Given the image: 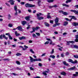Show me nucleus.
Instances as JSON below:
<instances>
[{
	"label": "nucleus",
	"mask_w": 78,
	"mask_h": 78,
	"mask_svg": "<svg viewBox=\"0 0 78 78\" xmlns=\"http://www.w3.org/2000/svg\"><path fill=\"white\" fill-rule=\"evenodd\" d=\"M41 15H43V14H42V13H39V14H37V19L39 20H41V19H44V18L43 17L39 16H41Z\"/></svg>",
	"instance_id": "f257e3e1"
},
{
	"label": "nucleus",
	"mask_w": 78,
	"mask_h": 78,
	"mask_svg": "<svg viewBox=\"0 0 78 78\" xmlns=\"http://www.w3.org/2000/svg\"><path fill=\"white\" fill-rule=\"evenodd\" d=\"M25 6L26 7H27L28 8H32L33 7H34L35 6V5H33L27 3L26 4Z\"/></svg>",
	"instance_id": "f03ea898"
},
{
	"label": "nucleus",
	"mask_w": 78,
	"mask_h": 78,
	"mask_svg": "<svg viewBox=\"0 0 78 78\" xmlns=\"http://www.w3.org/2000/svg\"><path fill=\"white\" fill-rule=\"evenodd\" d=\"M3 37L6 40H7L8 37H6V35L4 34H1L0 35V39H3Z\"/></svg>",
	"instance_id": "7ed1b4c3"
},
{
	"label": "nucleus",
	"mask_w": 78,
	"mask_h": 78,
	"mask_svg": "<svg viewBox=\"0 0 78 78\" xmlns=\"http://www.w3.org/2000/svg\"><path fill=\"white\" fill-rule=\"evenodd\" d=\"M69 62H71L72 64H76L78 63L77 60H75V61H73L72 59H69L68 60Z\"/></svg>",
	"instance_id": "20e7f679"
},
{
	"label": "nucleus",
	"mask_w": 78,
	"mask_h": 78,
	"mask_svg": "<svg viewBox=\"0 0 78 78\" xmlns=\"http://www.w3.org/2000/svg\"><path fill=\"white\" fill-rule=\"evenodd\" d=\"M59 22V18L58 17H57L55 18V23L57 24V25H60V23H58Z\"/></svg>",
	"instance_id": "39448f33"
},
{
	"label": "nucleus",
	"mask_w": 78,
	"mask_h": 78,
	"mask_svg": "<svg viewBox=\"0 0 78 78\" xmlns=\"http://www.w3.org/2000/svg\"><path fill=\"white\" fill-rule=\"evenodd\" d=\"M70 11L71 12H74L76 14H78V11H77L75 10H70Z\"/></svg>",
	"instance_id": "423d86ee"
},
{
	"label": "nucleus",
	"mask_w": 78,
	"mask_h": 78,
	"mask_svg": "<svg viewBox=\"0 0 78 78\" xmlns=\"http://www.w3.org/2000/svg\"><path fill=\"white\" fill-rule=\"evenodd\" d=\"M76 68L75 66H74L73 67H71L70 68H69L67 69L68 70H75Z\"/></svg>",
	"instance_id": "0eeeda50"
},
{
	"label": "nucleus",
	"mask_w": 78,
	"mask_h": 78,
	"mask_svg": "<svg viewBox=\"0 0 78 78\" xmlns=\"http://www.w3.org/2000/svg\"><path fill=\"white\" fill-rule=\"evenodd\" d=\"M67 44H66V45H70V43H75V41H67Z\"/></svg>",
	"instance_id": "6e6552de"
},
{
	"label": "nucleus",
	"mask_w": 78,
	"mask_h": 78,
	"mask_svg": "<svg viewBox=\"0 0 78 78\" xmlns=\"http://www.w3.org/2000/svg\"><path fill=\"white\" fill-rule=\"evenodd\" d=\"M29 57L30 58V61L31 62H33L35 61V59H33V58L31 56H30Z\"/></svg>",
	"instance_id": "1a4fd4ad"
},
{
	"label": "nucleus",
	"mask_w": 78,
	"mask_h": 78,
	"mask_svg": "<svg viewBox=\"0 0 78 78\" xmlns=\"http://www.w3.org/2000/svg\"><path fill=\"white\" fill-rule=\"evenodd\" d=\"M76 39L75 40V41L76 42H78V34L76 35L75 36Z\"/></svg>",
	"instance_id": "9d476101"
},
{
	"label": "nucleus",
	"mask_w": 78,
	"mask_h": 78,
	"mask_svg": "<svg viewBox=\"0 0 78 78\" xmlns=\"http://www.w3.org/2000/svg\"><path fill=\"white\" fill-rule=\"evenodd\" d=\"M14 2L15 1L13 0H10L8 2H9L12 5H13L14 4Z\"/></svg>",
	"instance_id": "9b49d317"
},
{
	"label": "nucleus",
	"mask_w": 78,
	"mask_h": 78,
	"mask_svg": "<svg viewBox=\"0 0 78 78\" xmlns=\"http://www.w3.org/2000/svg\"><path fill=\"white\" fill-rule=\"evenodd\" d=\"M26 38V37L24 36L19 37V39L20 40H23V39H25Z\"/></svg>",
	"instance_id": "f8f14e48"
},
{
	"label": "nucleus",
	"mask_w": 78,
	"mask_h": 78,
	"mask_svg": "<svg viewBox=\"0 0 78 78\" xmlns=\"http://www.w3.org/2000/svg\"><path fill=\"white\" fill-rule=\"evenodd\" d=\"M44 24L46 27H48L50 26V24L46 22L44 23Z\"/></svg>",
	"instance_id": "ddd939ff"
},
{
	"label": "nucleus",
	"mask_w": 78,
	"mask_h": 78,
	"mask_svg": "<svg viewBox=\"0 0 78 78\" xmlns=\"http://www.w3.org/2000/svg\"><path fill=\"white\" fill-rule=\"evenodd\" d=\"M76 74H73V76H75V77H76V76H78V72H76L75 73Z\"/></svg>",
	"instance_id": "4468645a"
},
{
	"label": "nucleus",
	"mask_w": 78,
	"mask_h": 78,
	"mask_svg": "<svg viewBox=\"0 0 78 78\" xmlns=\"http://www.w3.org/2000/svg\"><path fill=\"white\" fill-rule=\"evenodd\" d=\"M23 25H25L26 23H27V22L25 21H23L21 22Z\"/></svg>",
	"instance_id": "2eb2a0df"
},
{
	"label": "nucleus",
	"mask_w": 78,
	"mask_h": 78,
	"mask_svg": "<svg viewBox=\"0 0 78 78\" xmlns=\"http://www.w3.org/2000/svg\"><path fill=\"white\" fill-rule=\"evenodd\" d=\"M72 25L73 26H75V27L76 26H78V23H72Z\"/></svg>",
	"instance_id": "dca6fc26"
},
{
	"label": "nucleus",
	"mask_w": 78,
	"mask_h": 78,
	"mask_svg": "<svg viewBox=\"0 0 78 78\" xmlns=\"http://www.w3.org/2000/svg\"><path fill=\"white\" fill-rule=\"evenodd\" d=\"M63 64L65 65L66 66H69V64L66 63V61H63Z\"/></svg>",
	"instance_id": "f3484780"
},
{
	"label": "nucleus",
	"mask_w": 78,
	"mask_h": 78,
	"mask_svg": "<svg viewBox=\"0 0 78 78\" xmlns=\"http://www.w3.org/2000/svg\"><path fill=\"white\" fill-rule=\"evenodd\" d=\"M61 74L65 76L66 75V73L64 71H63L61 73Z\"/></svg>",
	"instance_id": "a211bd4d"
},
{
	"label": "nucleus",
	"mask_w": 78,
	"mask_h": 78,
	"mask_svg": "<svg viewBox=\"0 0 78 78\" xmlns=\"http://www.w3.org/2000/svg\"><path fill=\"white\" fill-rule=\"evenodd\" d=\"M33 28H34V30L35 31V30H37L38 29H39V28H40V27H33Z\"/></svg>",
	"instance_id": "6ab92c4d"
},
{
	"label": "nucleus",
	"mask_w": 78,
	"mask_h": 78,
	"mask_svg": "<svg viewBox=\"0 0 78 78\" xmlns=\"http://www.w3.org/2000/svg\"><path fill=\"white\" fill-rule=\"evenodd\" d=\"M68 23H68V21H64V26H66V25H68Z\"/></svg>",
	"instance_id": "aec40b11"
},
{
	"label": "nucleus",
	"mask_w": 78,
	"mask_h": 78,
	"mask_svg": "<svg viewBox=\"0 0 78 78\" xmlns=\"http://www.w3.org/2000/svg\"><path fill=\"white\" fill-rule=\"evenodd\" d=\"M17 28H18V30L21 31V30H22V27L21 26H19L16 28V29H17Z\"/></svg>",
	"instance_id": "412c9836"
},
{
	"label": "nucleus",
	"mask_w": 78,
	"mask_h": 78,
	"mask_svg": "<svg viewBox=\"0 0 78 78\" xmlns=\"http://www.w3.org/2000/svg\"><path fill=\"white\" fill-rule=\"evenodd\" d=\"M15 34L16 36H19V35H20V34L17 33V31H15Z\"/></svg>",
	"instance_id": "4be33fe9"
},
{
	"label": "nucleus",
	"mask_w": 78,
	"mask_h": 78,
	"mask_svg": "<svg viewBox=\"0 0 78 78\" xmlns=\"http://www.w3.org/2000/svg\"><path fill=\"white\" fill-rule=\"evenodd\" d=\"M62 5L63 6H66V7H69V5H67L66 4H62Z\"/></svg>",
	"instance_id": "5701e85b"
},
{
	"label": "nucleus",
	"mask_w": 78,
	"mask_h": 78,
	"mask_svg": "<svg viewBox=\"0 0 78 78\" xmlns=\"http://www.w3.org/2000/svg\"><path fill=\"white\" fill-rule=\"evenodd\" d=\"M25 19L26 20H27V21H29V20H30V17L29 16H27L25 18Z\"/></svg>",
	"instance_id": "b1692460"
},
{
	"label": "nucleus",
	"mask_w": 78,
	"mask_h": 78,
	"mask_svg": "<svg viewBox=\"0 0 78 78\" xmlns=\"http://www.w3.org/2000/svg\"><path fill=\"white\" fill-rule=\"evenodd\" d=\"M8 19L9 20H10L11 19V15L10 14H9L8 15Z\"/></svg>",
	"instance_id": "393cba45"
},
{
	"label": "nucleus",
	"mask_w": 78,
	"mask_h": 78,
	"mask_svg": "<svg viewBox=\"0 0 78 78\" xmlns=\"http://www.w3.org/2000/svg\"><path fill=\"white\" fill-rule=\"evenodd\" d=\"M35 61H41L42 60L40 58H36L35 59Z\"/></svg>",
	"instance_id": "a878e982"
},
{
	"label": "nucleus",
	"mask_w": 78,
	"mask_h": 78,
	"mask_svg": "<svg viewBox=\"0 0 78 78\" xmlns=\"http://www.w3.org/2000/svg\"><path fill=\"white\" fill-rule=\"evenodd\" d=\"M30 52H31V53H33V54L34 53V51H33V49H30Z\"/></svg>",
	"instance_id": "bb28decb"
},
{
	"label": "nucleus",
	"mask_w": 78,
	"mask_h": 78,
	"mask_svg": "<svg viewBox=\"0 0 78 78\" xmlns=\"http://www.w3.org/2000/svg\"><path fill=\"white\" fill-rule=\"evenodd\" d=\"M50 58H51L53 59H54V58H55V56L54 55H50L49 56Z\"/></svg>",
	"instance_id": "cd10ccee"
},
{
	"label": "nucleus",
	"mask_w": 78,
	"mask_h": 78,
	"mask_svg": "<svg viewBox=\"0 0 78 78\" xmlns=\"http://www.w3.org/2000/svg\"><path fill=\"white\" fill-rule=\"evenodd\" d=\"M8 36L9 38V39H10V40H12V37H11V35H8Z\"/></svg>",
	"instance_id": "c85d7f7f"
},
{
	"label": "nucleus",
	"mask_w": 78,
	"mask_h": 78,
	"mask_svg": "<svg viewBox=\"0 0 78 78\" xmlns=\"http://www.w3.org/2000/svg\"><path fill=\"white\" fill-rule=\"evenodd\" d=\"M22 55V54L20 53H18L16 54V56H21Z\"/></svg>",
	"instance_id": "c756f323"
},
{
	"label": "nucleus",
	"mask_w": 78,
	"mask_h": 78,
	"mask_svg": "<svg viewBox=\"0 0 78 78\" xmlns=\"http://www.w3.org/2000/svg\"><path fill=\"white\" fill-rule=\"evenodd\" d=\"M47 1L48 3H52L54 2V0H47Z\"/></svg>",
	"instance_id": "7c9ffc66"
},
{
	"label": "nucleus",
	"mask_w": 78,
	"mask_h": 78,
	"mask_svg": "<svg viewBox=\"0 0 78 78\" xmlns=\"http://www.w3.org/2000/svg\"><path fill=\"white\" fill-rule=\"evenodd\" d=\"M8 26L9 27H12L13 25L11 23H9V24Z\"/></svg>",
	"instance_id": "2f4dec72"
},
{
	"label": "nucleus",
	"mask_w": 78,
	"mask_h": 78,
	"mask_svg": "<svg viewBox=\"0 0 78 78\" xmlns=\"http://www.w3.org/2000/svg\"><path fill=\"white\" fill-rule=\"evenodd\" d=\"M40 3H41V1H39L38 2L37 5L38 6H41Z\"/></svg>",
	"instance_id": "473e14b6"
},
{
	"label": "nucleus",
	"mask_w": 78,
	"mask_h": 78,
	"mask_svg": "<svg viewBox=\"0 0 78 78\" xmlns=\"http://www.w3.org/2000/svg\"><path fill=\"white\" fill-rule=\"evenodd\" d=\"M65 55L66 56H68L70 55V53L68 52H67L66 53Z\"/></svg>",
	"instance_id": "72a5a7b5"
},
{
	"label": "nucleus",
	"mask_w": 78,
	"mask_h": 78,
	"mask_svg": "<svg viewBox=\"0 0 78 78\" xmlns=\"http://www.w3.org/2000/svg\"><path fill=\"white\" fill-rule=\"evenodd\" d=\"M32 30L33 31H30V33H33V32H35V30H34L33 27L32 28Z\"/></svg>",
	"instance_id": "f704fd0d"
},
{
	"label": "nucleus",
	"mask_w": 78,
	"mask_h": 78,
	"mask_svg": "<svg viewBox=\"0 0 78 78\" xmlns=\"http://www.w3.org/2000/svg\"><path fill=\"white\" fill-rule=\"evenodd\" d=\"M63 14H64V15H65V16H66V15H67V14H68V13L66 12H63Z\"/></svg>",
	"instance_id": "c9c22d12"
},
{
	"label": "nucleus",
	"mask_w": 78,
	"mask_h": 78,
	"mask_svg": "<svg viewBox=\"0 0 78 78\" xmlns=\"http://www.w3.org/2000/svg\"><path fill=\"white\" fill-rule=\"evenodd\" d=\"M72 2L71 0H67L66 2V3H70V2Z\"/></svg>",
	"instance_id": "e433bc0d"
},
{
	"label": "nucleus",
	"mask_w": 78,
	"mask_h": 78,
	"mask_svg": "<svg viewBox=\"0 0 78 78\" xmlns=\"http://www.w3.org/2000/svg\"><path fill=\"white\" fill-rule=\"evenodd\" d=\"M16 63L18 65H20V62L17 61L16 62Z\"/></svg>",
	"instance_id": "4c0bfd02"
},
{
	"label": "nucleus",
	"mask_w": 78,
	"mask_h": 78,
	"mask_svg": "<svg viewBox=\"0 0 78 78\" xmlns=\"http://www.w3.org/2000/svg\"><path fill=\"white\" fill-rule=\"evenodd\" d=\"M59 25V24H58V25H57V24H56V23H55V24H54L53 25V27H56V26H58Z\"/></svg>",
	"instance_id": "58836bf2"
},
{
	"label": "nucleus",
	"mask_w": 78,
	"mask_h": 78,
	"mask_svg": "<svg viewBox=\"0 0 78 78\" xmlns=\"http://www.w3.org/2000/svg\"><path fill=\"white\" fill-rule=\"evenodd\" d=\"M35 34H37L38 36H40V35H41V34H40L39 33L36 32Z\"/></svg>",
	"instance_id": "ea45409f"
},
{
	"label": "nucleus",
	"mask_w": 78,
	"mask_h": 78,
	"mask_svg": "<svg viewBox=\"0 0 78 78\" xmlns=\"http://www.w3.org/2000/svg\"><path fill=\"white\" fill-rule=\"evenodd\" d=\"M15 11H17V6L15 5L14 7Z\"/></svg>",
	"instance_id": "a19ab883"
},
{
	"label": "nucleus",
	"mask_w": 78,
	"mask_h": 78,
	"mask_svg": "<svg viewBox=\"0 0 78 78\" xmlns=\"http://www.w3.org/2000/svg\"><path fill=\"white\" fill-rule=\"evenodd\" d=\"M71 19H74V20H76V18H75V17L74 16H72V18Z\"/></svg>",
	"instance_id": "79ce46f5"
},
{
	"label": "nucleus",
	"mask_w": 78,
	"mask_h": 78,
	"mask_svg": "<svg viewBox=\"0 0 78 78\" xmlns=\"http://www.w3.org/2000/svg\"><path fill=\"white\" fill-rule=\"evenodd\" d=\"M48 19H51V16L50 15H47Z\"/></svg>",
	"instance_id": "37998d69"
},
{
	"label": "nucleus",
	"mask_w": 78,
	"mask_h": 78,
	"mask_svg": "<svg viewBox=\"0 0 78 78\" xmlns=\"http://www.w3.org/2000/svg\"><path fill=\"white\" fill-rule=\"evenodd\" d=\"M73 56L75 58H78V55H74Z\"/></svg>",
	"instance_id": "c03bdc74"
},
{
	"label": "nucleus",
	"mask_w": 78,
	"mask_h": 78,
	"mask_svg": "<svg viewBox=\"0 0 78 78\" xmlns=\"http://www.w3.org/2000/svg\"><path fill=\"white\" fill-rule=\"evenodd\" d=\"M54 53V49H52V51L51 52V54H53Z\"/></svg>",
	"instance_id": "a18cd8bd"
},
{
	"label": "nucleus",
	"mask_w": 78,
	"mask_h": 78,
	"mask_svg": "<svg viewBox=\"0 0 78 78\" xmlns=\"http://www.w3.org/2000/svg\"><path fill=\"white\" fill-rule=\"evenodd\" d=\"M49 44V41H47L44 43L45 45H46V44Z\"/></svg>",
	"instance_id": "49530a36"
},
{
	"label": "nucleus",
	"mask_w": 78,
	"mask_h": 78,
	"mask_svg": "<svg viewBox=\"0 0 78 78\" xmlns=\"http://www.w3.org/2000/svg\"><path fill=\"white\" fill-rule=\"evenodd\" d=\"M42 73L43 74V75H45V76H46V75H47V74L46 73H45L44 72L43 73Z\"/></svg>",
	"instance_id": "de8ad7c7"
},
{
	"label": "nucleus",
	"mask_w": 78,
	"mask_h": 78,
	"mask_svg": "<svg viewBox=\"0 0 78 78\" xmlns=\"http://www.w3.org/2000/svg\"><path fill=\"white\" fill-rule=\"evenodd\" d=\"M16 70H22V69L21 68H19V67H17L16 69Z\"/></svg>",
	"instance_id": "09e8293b"
},
{
	"label": "nucleus",
	"mask_w": 78,
	"mask_h": 78,
	"mask_svg": "<svg viewBox=\"0 0 78 78\" xmlns=\"http://www.w3.org/2000/svg\"><path fill=\"white\" fill-rule=\"evenodd\" d=\"M38 66H39L40 67H42V64H41V63H39L38 64Z\"/></svg>",
	"instance_id": "8fccbe9b"
},
{
	"label": "nucleus",
	"mask_w": 78,
	"mask_h": 78,
	"mask_svg": "<svg viewBox=\"0 0 78 78\" xmlns=\"http://www.w3.org/2000/svg\"><path fill=\"white\" fill-rule=\"evenodd\" d=\"M33 37H36V34H33V35H32Z\"/></svg>",
	"instance_id": "3c124183"
},
{
	"label": "nucleus",
	"mask_w": 78,
	"mask_h": 78,
	"mask_svg": "<svg viewBox=\"0 0 78 78\" xmlns=\"http://www.w3.org/2000/svg\"><path fill=\"white\" fill-rule=\"evenodd\" d=\"M61 48H63V47H61L60 48H58V49L60 50V51H62V50Z\"/></svg>",
	"instance_id": "603ef678"
},
{
	"label": "nucleus",
	"mask_w": 78,
	"mask_h": 78,
	"mask_svg": "<svg viewBox=\"0 0 78 78\" xmlns=\"http://www.w3.org/2000/svg\"><path fill=\"white\" fill-rule=\"evenodd\" d=\"M21 5H25V2H20Z\"/></svg>",
	"instance_id": "864d4df0"
},
{
	"label": "nucleus",
	"mask_w": 78,
	"mask_h": 78,
	"mask_svg": "<svg viewBox=\"0 0 78 78\" xmlns=\"http://www.w3.org/2000/svg\"><path fill=\"white\" fill-rule=\"evenodd\" d=\"M13 41L15 42H17V39L15 38H13Z\"/></svg>",
	"instance_id": "5fc2aeb1"
},
{
	"label": "nucleus",
	"mask_w": 78,
	"mask_h": 78,
	"mask_svg": "<svg viewBox=\"0 0 78 78\" xmlns=\"http://www.w3.org/2000/svg\"><path fill=\"white\" fill-rule=\"evenodd\" d=\"M5 4L7 6H9V7H10V5H9V4L8 3L6 2Z\"/></svg>",
	"instance_id": "6e6d98bb"
},
{
	"label": "nucleus",
	"mask_w": 78,
	"mask_h": 78,
	"mask_svg": "<svg viewBox=\"0 0 78 78\" xmlns=\"http://www.w3.org/2000/svg\"><path fill=\"white\" fill-rule=\"evenodd\" d=\"M48 71H44V72H45V73H48V72H49V69H48Z\"/></svg>",
	"instance_id": "4d7b16f0"
},
{
	"label": "nucleus",
	"mask_w": 78,
	"mask_h": 78,
	"mask_svg": "<svg viewBox=\"0 0 78 78\" xmlns=\"http://www.w3.org/2000/svg\"><path fill=\"white\" fill-rule=\"evenodd\" d=\"M74 48H78V46L77 45H74Z\"/></svg>",
	"instance_id": "13d9d810"
},
{
	"label": "nucleus",
	"mask_w": 78,
	"mask_h": 78,
	"mask_svg": "<svg viewBox=\"0 0 78 78\" xmlns=\"http://www.w3.org/2000/svg\"><path fill=\"white\" fill-rule=\"evenodd\" d=\"M50 43H49V44L50 45H52V44L53 43V41H52V40H51L50 41Z\"/></svg>",
	"instance_id": "bf43d9fd"
},
{
	"label": "nucleus",
	"mask_w": 78,
	"mask_h": 78,
	"mask_svg": "<svg viewBox=\"0 0 78 78\" xmlns=\"http://www.w3.org/2000/svg\"><path fill=\"white\" fill-rule=\"evenodd\" d=\"M3 60H4V61H9V59L8 58H6L3 59Z\"/></svg>",
	"instance_id": "052dcab7"
},
{
	"label": "nucleus",
	"mask_w": 78,
	"mask_h": 78,
	"mask_svg": "<svg viewBox=\"0 0 78 78\" xmlns=\"http://www.w3.org/2000/svg\"><path fill=\"white\" fill-rule=\"evenodd\" d=\"M53 8H57V5H53Z\"/></svg>",
	"instance_id": "680f3d73"
},
{
	"label": "nucleus",
	"mask_w": 78,
	"mask_h": 78,
	"mask_svg": "<svg viewBox=\"0 0 78 78\" xmlns=\"http://www.w3.org/2000/svg\"><path fill=\"white\" fill-rule=\"evenodd\" d=\"M74 7L76 8H77L78 9V5H76L74 6Z\"/></svg>",
	"instance_id": "e2e57ef3"
},
{
	"label": "nucleus",
	"mask_w": 78,
	"mask_h": 78,
	"mask_svg": "<svg viewBox=\"0 0 78 78\" xmlns=\"http://www.w3.org/2000/svg\"><path fill=\"white\" fill-rule=\"evenodd\" d=\"M30 69L31 70H34V69L32 67H30Z\"/></svg>",
	"instance_id": "0e129e2a"
},
{
	"label": "nucleus",
	"mask_w": 78,
	"mask_h": 78,
	"mask_svg": "<svg viewBox=\"0 0 78 78\" xmlns=\"http://www.w3.org/2000/svg\"><path fill=\"white\" fill-rule=\"evenodd\" d=\"M50 21L51 23H53V21L52 20H50Z\"/></svg>",
	"instance_id": "69168bd1"
},
{
	"label": "nucleus",
	"mask_w": 78,
	"mask_h": 78,
	"mask_svg": "<svg viewBox=\"0 0 78 78\" xmlns=\"http://www.w3.org/2000/svg\"><path fill=\"white\" fill-rule=\"evenodd\" d=\"M24 47L25 48H26V49H27V48H28V47L26 45H24Z\"/></svg>",
	"instance_id": "338daca9"
},
{
	"label": "nucleus",
	"mask_w": 78,
	"mask_h": 78,
	"mask_svg": "<svg viewBox=\"0 0 78 78\" xmlns=\"http://www.w3.org/2000/svg\"><path fill=\"white\" fill-rule=\"evenodd\" d=\"M12 75H14V76H16V75H17L16 74V73H12Z\"/></svg>",
	"instance_id": "774afa93"
}]
</instances>
